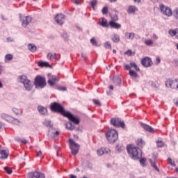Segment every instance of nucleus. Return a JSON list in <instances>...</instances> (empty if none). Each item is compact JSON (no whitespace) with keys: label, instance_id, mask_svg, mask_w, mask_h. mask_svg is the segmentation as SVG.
<instances>
[{"label":"nucleus","instance_id":"1","mask_svg":"<svg viewBox=\"0 0 178 178\" xmlns=\"http://www.w3.org/2000/svg\"><path fill=\"white\" fill-rule=\"evenodd\" d=\"M127 150L132 159H140L143 156V152L140 149L133 146V145H129L127 147Z\"/></svg>","mask_w":178,"mask_h":178},{"label":"nucleus","instance_id":"2","mask_svg":"<svg viewBox=\"0 0 178 178\" xmlns=\"http://www.w3.org/2000/svg\"><path fill=\"white\" fill-rule=\"evenodd\" d=\"M46 127L49 128V132L47 134L49 137H51V138H56V137H59V134L60 133L59 131H57L55 128H54V124H52L51 121L47 120L46 122Z\"/></svg>","mask_w":178,"mask_h":178},{"label":"nucleus","instance_id":"3","mask_svg":"<svg viewBox=\"0 0 178 178\" xmlns=\"http://www.w3.org/2000/svg\"><path fill=\"white\" fill-rule=\"evenodd\" d=\"M106 137L109 143H115L118 141V138H119V134H118V131L111 129L106 134Z\"/></svg>","mask_w":178,"mask_h":178},{"label":"nucleus","instance_id":"4","mask_svg":"<svg viewBox=\"0 0 178 178\" xmlns=\"http://www.w3.org/2000/svg\"><path fill=\"white\" fill-rule=\"evenodd\" d=\"M51 109L53 112H56L57 113H60L63 116H65L67 111L65 110V108L62 106L59 103H53L51 105Z\"/></svg>","mask_w":178,"mask_h":178},{"label":"nucleus","instance_id":"5","mask_svg":"<svg viewBox=\"0 0 178 178\" xmlns=\"http://www.w3.org/2000/svg\"><path fill=\"white\" fill-rule=\"evenodd\" d=\"M51 109L53 112H56L57 113H60L63 116H65L67 111L65 110V108L62 106L59 103H53L51 105Z\"/></svg>","mask_w":178,"mask_h":178},{"label":"nucleus","instance_id":"6","mask_svg":"<svg viewBox=\"0 0 178 178\" xmlns=\"http://www.w3.org/2000/svg\"><path fill=\"white\" fill-rule=\"evenodd\" d=\"M19 80L20 83L24 84V86L27 91H31V90L33 88V85H31V81L27 79V76L24 75L19 76Z\"/></svg>","mask_w":178,"mask_h":178},{"label":"nucleus","instance_id":"7","mask_svg":"<svg viewBox=\"0 0 178 178\" xmlns=\"http://www.w3.org/2000/svg\"><path fill=\"white\" fill-rule=\"evenodd\" d=\"M34 84L36 88H44L45 87V78L38 75L35 78Z\"/></svg>","mask_w":178,"mask_h":178},{"label":"nucleus","instance_id":"8","mask_svg":"<svg viewBox=\"0 0 178 178\" xmlns=\"http://www.w3.org/2000/svg\"><path fill=\"white\" fill-rule=\"evenodd\" d=\"M69 143H70V148L71 149V152L72 155H77V154H79V149H80V145L76 143V142H74L73 139H70Z\"/></svg>","mask_w":178,"mask_h":178},{"label":"nucleus","instance_id":"9","mask_svg":"<svg viewBox=\"0 0 178 178\" xmlns=\"http://www.w3.org/2000/svg\"><path fill=\"white\" fill-rule=\"evenodd\" d=\"M160 10L164 15L165 16H168V17H170L172 15H173V12L172 11V9L170 8L165 6L163 4H161L159 6Z\"/></svg>","mask_w":178,"mask_h":178},{"label":"nucleus","instance_id":"10","mask_svg":"<svg viewBox=\"0 0 178 178\" xmlns=\"http://www.w3.org/2000/svg\"><path fill=\"white\" fill-rule=\"evenodd\" d=\"M111 124L114 126V127H122L124 129V122L122 121L120 118H111Z\"/></svg>","mask_w":178,"mask_h":178},{"label":"nucleus","instance_id":"11","mask_svg":"<svg viewBox=\"0 0 178 178\" xmlns=\"http://www.w3.org/2000/svg\"><path fill=\"white\" fill-rule=\"evenodd\" d=\"M64 117L67 118V119H69L70 122H72V123H74V124H79V123H80V119L73 115V114L69 111H67V113L65 115H64Z\"/></svg>","mask_w":178,"mask_h":178},{"label":"nucleus","instance_id":"12","mask_svg":"<svg viewBox=\"0 0 178 178\" xmlns=\"http://www.w3.org/2000/svg\"><path fill=\"white\" fill-rule=\"evenodd\" d=\"M48 83L51 87H54V86H55V84H56V83L59 81V77H58L57 76L52 75L51 74H48Z\"/></svg>","mask_w":178,"mask_h":178},{"label":"nucleus","instance_id":"13","mask_svg":"<svg viewBox=\"0 0 178 178\" xmlns=\"http://www.w3.org/2000/svg\"><path fill=\"white\" fill-rule=\"evenodd\" d=\"M165 86L170 88H175V90H178V79L175 81L168 80L165 82Z\"/></svg>","mask_w":178,"mask_h":178},{"label":"nucleus","instance_id":"14","mask_svg":"<svg viewBox=\"0 0 178 178\" xmlns=\"http://www.w3.org/2000/svg\"><path fill=\"white\" fill-rule=\"evenodd\" d=\"M29 178H45V175L38 171L28 173Z\"/></svg>","mask_w":178,"mask_h":178},{"label":"nucleus","instance_id":"15","mask_svg":"<svg viewBox=\"0 0 178 178\" xmlns=\"http://www.w3.org/2000/svg\"><path fill=\"white\" fill-rule=\"evenodd\" d=\"M55 22L57 24L62 26L65 23V16L63 14H58L55 17Z\"/></svg>","mask_w":178,"mask_h":178},{"label":"nucleus","instance_id":"16","mask_svg":"<svg viewBox=\"0 0 178 178\" xmlns=\"http://www.w3.org/2000/svg\"><path fill=\"white\" fill-rule=\"evenodd\" d=\"M60 58V55L58 54H52V53H49L47 54V59L49 60H55V62H56V60H59V59Z\"/></svg>","mask_w":178,"mask_h":178},{"label":"nucleus","instance_id":"17","mask_svg":"<svg viewBox=\"0 0 178 178\" xmlns=\"http://www.w3.org/2000/svg\"><path fill=\"white\" fill-rule=\"evenodd\" d=\"M141 63L145 67H149L152 65V60L151 58L146 57L142 60Z\"/></svg>","mask_w":178,"mask_h":178},{"label":"nucleus","instance_id":"18","mask_svg":"<svg viewBox=\"0 0 178 178\" xmlns=\"http://www.w3.org/2000/svg\"><path fill=\"white\" fill-rule=\"evenodd\" d=\"M140 126L146 130V131H148L149 133H155V129L152 128L151 126L147 125L146 124H144L143 122L140 123Z\"/></svg>","mask_w":178,"mask_h":178},{"label":"nucleus","instance_id":"19","mask_svg":"<svg viewBox=\"0 0 178 178\" xmlns=\"http://www.w3.org/2000/svg\"><path fill=\"white\" fill-rule=\"evenodd\" d=\"M22 22V26L26 27L28 24H30L31 22L32 18L30 16H26L23 19H21Z\"/></svg>","mask_w":178,"mask_h":178},{"label":"nucleus","instance_id":"20","mask_svg":"<svg viewBox=\"0 0 178 178\" xmlns=\"http://www.w3.org/2000/svg\"><path fill=\"white\" fill-rule=\"evenodd\" d=\"M111 152V150L109 149H104V148H100L97 151V155L101 156V155H104V154H109Z\"/></svg>","mask_w":178,"mask_h":178},{"label":"nucleus","instance_id":"21","mask_svg":"<svg viewBox=\"0 0 178 178\" xmlns=\"http://www.w3.org/2000/svg\"><path fill=\"white\" fill-rule=\"evenodd\" d=\"M149 162L151 163V165L152 166V168H154L155 169V170H157V172H159V168H158V167L155 164V163H156V157H154L153 159V161H152V159H149Z\"/></svg>","mask_w":178,"mask_h":178},{"label":"nucleus","instance_id":"22","mask_svg":"<svg viewBox=\"0 0 178 178\" xmlns=\"http://www.w3.org/2000/svg\"><path fill=\"white\" fill-rule=\"evenodd\" d=\"M1 159H6L9 156V152L6 150H0Z\"/></svg>","mask_w":178,"mask_h":178},{"label":"nucleus","instance_id":"23","mask_svg":"<svg viewBox=\"0 0 178 178\" xmlns=\"http://www.w3.org/2000/svg\"><path fill=\"white\" fill-rule=\"evenodd\" d=\"M113 81L115 86H120V84H122V79L119 76L114 77Z\"/></svg>","mask_w":178,"mask_h":178},{"label":"nucleus","instance_id":"24","mask_svg":"<svg viewBox=\"0 0 178 178\" xmlns=\"http://www.w3.org/2000/svg\"><path fill=\"white\" fill-rule=\"evenodd\" d=\"M109 26L112 29H120V27H122V25H120V24L116 23L113 21L109 22Z\"/></svg>","mask_w":178,"mask_h":178},{"label":"nucleus","instance_id":"25","mask_svg":"<svg viewBox=\"0 0 178 178\" xmlns=\"http://www.w3.org/2000/svg\"><path fill=\"white\" fill-rule=\"evenodd\" d=\"M137 10H138V9H137L136 6H129L128 7L127 13L129 14L136 13L137 12Z\"/></svg>","mask_w":178,"mask_h":178},{"label":"nucleus","instance_id":"26","mask_svg":"<svg viewBox=\"0 0 178 178\" xmlns=\"http://www.w3.org/2000/svg\"><path fill=\"white\" fill-rule=\"evenodd\" d=\"M28 49L31 52H35V51H37V47L34 44H29Z\"/></svg>","mask_w":178,"mask_h":178},{"label":"nucleus","instance_id":"27","mask_svg":"<svg viewBox=\"0 0 178 178\" xmlns=\"http://www.w3.org/2000/svg\"><path fill=\"white\" fill-rule=\"evenodd\" d=\"M100 26H102V27H108L109 24H108V21H106V19L102 18V22L99 23Z\"/></svg>","mask_w":178,"mask_h":178},{"label":"nucleus","instance_id":"28","mask_svg":"<svg viewBox=\"0 0 178 178\" xmlns=\"http://www.w3.org/2000/svg\"><path fill=\"white\" fill-rule=\"evenodd\" d=\"M136 144L138 147H144L145 142L142 138H139L136 140Z\"/></svg>","mask_w":178,"mask_h":178},{"label":"nucleus","instance_id":"29","mask_svg":"<svg viewBox=\"0 0 178 178\" xmlns=\"http://www.w3.org/2000/svg\"><path fill=\"white\" fill-rule=\"evenodd\" d=\"M38 111L40 115H45V108L42 106H38Z\"/></svg>","mask_w":178,"mask_h":178},{"label":"nucleus","instance_id":"30","mask_svg":"<svg viewBox=\"0 0 178 178\" xmlns=\"http://www.w3.org/2000/svg\"><path fill=\"white\" fill-rule=\"evenodd\" d=\"M111 40L112 41H113V42H119V41H120V38L119 37V35L114 34L111 37Z\"/></svg>","mask_w":178,"mask_h":178},{"label":"nucleus","instance_id":"31","mask_svg":"<svg viewBox=\"0 0 178 178\" xmlns=\"http://www.w3.org/2000/svg\"><path fill=\"white\" fill-rule=\"evenodd\" d=\"M134 33H129L127 32L125 33V37L128 39V40H133V38H134Z\"/></svg>","mask_w":178,"mask_h":178},{"label":"nucleus","instance_id":"32","mask_svg":"<svg viewBox=\"0 0 178 178\" xmlns=\"http://www.w3.org/2000/svg\"><path fill=\"white\" fill-rule=\"evenodd\" d=\"M177 32H178V29H176L175 30H170L168 31L170 35H171V37H175L177 35Z\"/></svg>","mask_w":178,"mask_h":178},{"label":"nucleus","instance_id":"33","mask_svg":"<svg viewBox=\"0 0 178 178\" xmlns=\"http://www.w3.org/2000/svg\"><path fill=\"white\" fill-rule=\"evenodd\" d=\"M129 76H131L132 79H137L138 74L133 70H129Z\"/></svg>","mask_w":178,"mask_h":178},{"label":"nucleus","instance_id":"34","mask_svg":"<svg viewBox=\"0 0 178 178\" xmlns=\"http://www.w3.org/2000/svg\"><path fill=\"white\" fill-rule=\"evenodd\" d=\"M13 59V55L12 54H6L5 56V62L6 63H8V62H10V60H12Z\"/></svg>","mask_w":178,"mask_h":178},{"label":"nucleus","instance_id":"35","mask_svg":"<svg viewBox=\"0 0 178 178\" xmlns=\"http://www.w3.org/2000/svg\"><path fill=\"white\" fill-rule=\"evenodd\" d=\"M116 151H118V152H122V151H123L124 149V147L123 146V145L120 144L118 145L115 147Z\"/></svg>","mask_w":178,"mask_h":178},{"label":"nucleus","instance_id":"36","mask_svg":"<svg viewBox=\"0 0 178 178\" xmlns=\"http://www.w3.org/2000/svg\"><path fill=\"white\" fill-rule=\"evenodd\" d=\"M145 45H147V47H151L152 45H154V41L151 39H147L145 41Z\"/></svg>","mask_w":178,"mask_h":178},{"label":"nucleus","instance_id":"37","mask_svg":"<svg viewBox=\"0 0 178 178\" xmlns=\"http://www.w3.org/2000/svg\"><path fill=\"white\" fill-rule=\"evenodd\" d=\"M130 66L131 67H134V69H135L136 72H140V68L138 67V66H137V64H136V63L134 62L131 63Z\"/></svg>","mask_w":178,"mask_h":178},{"label":"nucleus","instance_id":"38","mask_svg":"<svg viewBox=\"0 0 178 178\" xmlns=\"http://www.w3.org/2000/svg\"><path fill=\"white\" fill-rule=\"evenodd\" d=\"M66 129H67L68 130H74V126L73 125V124H72V122H67L66 124Z\"/></svg>","mask_w":178,"mask_h":178},{"label":"nucleus","instance_id":"39","mask_svg":"<svg viewBox=\"0 0 178 178\" xmlns=\"http://www.w3.org/2000/svg\"><path fill=\"white\" fill-rule=\"evenodd\" d=\"M104 48H106V49H112V44H111L109 42H106L104 43Z\"/></svg>","mask_w":178,"mask_h":178},{"label":"nucleus","instance_id":"40","mask_svg":"<svg viewBox=\"0 0 178 178\" xmlns=\"http://www.w3.org/2000/svg\"><path fill=\"white\" fill-rule=\"evenodd\" d=\"M4 170H6V173H8V175H12V168L10 167L6 166L4 167Z\"/></svg>","mask_w":178,"mask_h":178},{"label":"nucleus","instance_id":"41","mask_svg":"<svg viewBox=\"0 0 178 178\" xmlns=\"http://www.w3.org/2000/svg\"><path fill=\"white\" fill-rule=\"evenodd\" d=\"M156 145L159 148H162V147H163V145H165V144L163 143V142L162 140H157Z\"/></svg>","mask_w":178,"mask_h":178},{"label":"nucleus","instance_id":"42","mask_svg":"<svg viewBox=\"0 0 178 178\" xmlns=\"http://www.w3.org/2000/svg\"><path fill=\"white\" fill-rule=\"evenodd\" d=\"M90 43L92 45H94L95 47H98V43H97V40H95V38H92L90 39Z\"/></svg>","mask_w":178,"mask_h":178},{"label":"nucleus","instance_id":"43","mask_svg":"<svg viewBox=\"0 0 178 178\" xmlns=\"http://www.w3.org/2000/svg\"><path fill=\"white\" fill-rule=\"evenodd\" d=\"M97 3H98V1H97V0H92L90 2V5H91L93 10L95 9V6L97 5Z\"/></svg>","mask_w":178,"mask_h":178},{"label":"nucleus","instance_id":"44","mask_svg":"<svg viewBox=\"0 0 178 178\" xmlns=\"http://www.w3.org/2000/svg\"><path fill=\"white\" fill-rule=\"evenodd\" d=\"M145 162H147V159L143 158L140 160V163L142 166H145Z\"/></svg>","mask_w":178,"mask_h":178},{"label":"nucleus","instance_id":"45","mask_svg":"<svg viewBox=\"0 0 178 178\" xmlns=\"http://www.w3.org/2000/svg\"><path fill=\"white\" fill-rule=\"evenodd\" d=\"M13 111L14 112V113H15V115H19V113H22V111L16 108H13Z\"/></svg>","mask_w":178,"mask_h":178},{"label":"nucleus","instance_id":"46","mask_svg":"<svg viewBox=\"0 0 178 178\" xmlns=\"http://www.w3.org/2000/svg\"><path fill=\"white\" fill-rule=\"evenodd\" d=\"M38 66H39L40 67H45V61H40L38 63Z\"/></svg>","mask_w":178,"mask_h":178},{"label":"nucleus","instance_id":"47","mask_svg":"<svg viewBox=\"0 0 178 178\" xmlns=\"http://www.w3.org/2000/svg\"><path fill=\"white\" fill-rule=\"evenodd\" d=\"M12 119V122L13 123V124H18L19 123H20V121H19V120L11 118Z\"/></svg>","mask_w":178,"mask_h":178},{"label":"nucleus","instance_id":"48","mask_svg":"<svg viewBox=\"0 0 178 178\" xmlns=\"http://www.w3.org/2000/svg\"><path fill=\"white\" fill-rule=\"evenodd\" d=\"M168 161L170 165H171V166H175V161H173V160H172V159L168 158Z\"/></svg>","mask_w":178,"mask_h":178},{"label":"nucleus","instance_id":"49","mask_svg":"<svg viewBox=\"0 0 178 178\" xmlns=\"http://www.w3.org/2000/svg\"><path fill=\"white\" fill-rule=\"evenodd\" d=\"M102 12L103 15H107L108 14V8L104 7Z\"/></svg>","mask_w":178,"mask_h":178},{"label":"nucleus","instance_id":"50","mask_svg":"<svg viewBox=\"0 0 178 178\" xmlns=\"http://www.w3.org/2000/svg\"><path fill=\"white\" fill-rule=\"evenodd\" d=\"M57 89L59 90V91H66L67 88L65 86H58L57 87Z\"/></svg>","mask_w":178,"mask_h":178},{"label":"nucleus","instance_id":"51","mask_svg":"<svg viewBox=\"0 0 178 178\" xmlns=\"http://www.w3.org/2000/svg\"><path fill=\"white\" fill-rule=\"evenodd\" d=\"M93 102L97 105V106H101V102L98 99H93Z\"/></svg>","mask_w":178,"mask_h":178},{"label":"nucleus","instance_id":"52","mask_svg":"<svg viewBox=\"0 0 178 178\" xmlns=\"http://www.w3.org/2000/svg\"><path fill=\"white\" fill-rule=\"evenodd\" d=\"M45 67H49V69H52V65H51L49 63L45 62Z\"/></svg>","mask_w":178,"mask_h":178},{"label":"nucleus","instance_id":"53","mask_svg":"<svg viewBox=\"0 0 178 178\" xmlns=\"http://www.w3.org/2000/svg\"><path fill=\"white\" fill-rule=\"evenodd\" d=\"M132 54V51L131 49H129L127 50L126 52H125V55H128L129 56H130Z\"/></svg>","mask_w":178,"mask_h":178},{"label":"nucleus","instance_id":"54","mask_svg":"<svg viewBox=\"0 0 178 178\" xmlns=\"http://www.w3.org/2000/svg\"><path fill=\"white\" fill-rule=\"evenodd\" d=\"M124 68L127 69V70H131V65H125Z\"/></svg>","mask_w":178,"mask_h":178},{"label":"nucleus","instance_id":"55","mask_svg":"<svg viewBox=\"0 0 178 178\" xmlns=\"http://www.w3.org/2000/svg\"><path fill=\"white\" fill-rule=\"evenodd\" d=\"M74 3H75V5H81V1L79 0H74Z\"/></svg>","mask_w":178,"mask_h":178},{"label":"nucleus","instance_id":"56","mask_svg":"<svg viewBox=\"0 0 178 178\" xmlns=\"http://www.w3.org/2000/svg\"><path fill=\"white\" fill-rule=\"evenodd\" d=\"M156 63H161V58L159 57H156Z\"/></svg>","mask_w":178,"mask_h":178},{"label":"nucleus","instance_id":"57","mask_svg":"<svg viewBox=\"0 0 178 178\" xmlns=\"http://www.w3.org/2000/svg\"><path fill=\"white\" fill-rule=\"evenodd\" d=\"M21 143H23V144H27V141L26 139L23 138V139H21Z\"/></svg>","mask_w":178,"mask_h":178},{"label":"nucleus","instance_id":"58","mask_svg":"<svg viewBox=\"0 0 178 178\" xmlns=\"http://www.w3.org/2000/svg\"><path fill=\"white\" fill-rule=\"evenodd\" d=\"M41 155H42V152L41 151L38 152L37 156H41Z\"/></svg>","mask_w":178,"mask_h":178},{"label":"nucleus","instance_id":"59","mask_svg":"<svg viewBox=\"0 0 178 178\" xmlns=\"http://www.w3.org/2000/svg\"><path fill=\"white\" fill-rule=\"evenodd\" d=\"M69 177L70 178H77V177H76V175H70Z\"/></svg>","mask_w":178,"mask_h":178},{"label":"nucleus","instance_id":"60","mask_svg":"<svg viewBox=\"0 0 178 178\" xmlns=\"http://www.w3.org/2000/svg\"><path fill=\"white\" fill-rule=\"evenodd\" d=\"M153 37L154 38V40H158V36L156 35V34H153Z\"/></svg>","mask_w":178,"mask_h":178},{"label":"nucleus","instance_id":"61","mask_svg":"<svg viewBox=\"0 0 178 178\" xmlns=\"http://www.w3.org/2000/svg\"><path fill=\"white\" fill-rule=\"evenodd\" d=\"M3 70V68L1 65H0V74H2V71Z\"/></svg>","mask_w":178,"mask_h":178},{"label":"nucleus","instance_id":"62","mask_svg":"<svg viewBox=\"0 0 178 178\" xmlns=\"http://www.w3.org/2000/svg\"><path fill=\"white\" fill-rule=\"evenodd\" d=\"M108 88H109L110 90H113V86H112V85L109 86Z\"/></svg>","mask_w":178,"mask_h":178},{"label":"nucleus","instance_id":"63","mask_svg":"<svg viewBox=\"0 0 178 178\" xmlns=\"http://www.w3.org/2000/svg\"><path fill=\"white\" fill-rule=\"evenodd\" d=\"M151 1H152V2H154V3H155L158 2L159 0H151Z\"/></svg>","mask_w":178,"mask_h":178},{"label":"nucleus","instance_id":"64","mask_svg":"<svg viewBox=\"0 0 178 178\" xmlns=\"http://www.w3.org/2000/svg\"><path fill=\"white\" fill-rule=\"evenodd\" d=\"M175 105L178 106V99L175 102Z\"/></svg>","mask_w":178,"mask_h":178}]
</instances>
